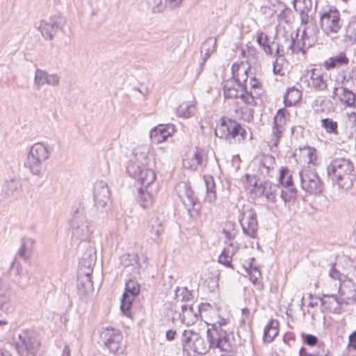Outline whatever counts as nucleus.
<instances>
[{"mask_svg":"<svg viewBox=\"0 0 356 356\" xmlns=\"http://www.w3.org/2000/svg\"><path fill=\"white\" fill-rule=\"evenodd\" d=\"M201 317H204V322L212 327L211 329L207 330V337L210 346L225 352L231 350L232 342L229 334L222 328L227 324L228 319L220 316L218 310L213 308L204 312Z\"/></svg>","mask_w":356,"mask_h":356,"instance_id":"1","label":"nucleus"},{"mask_svg":"<svg viewBox=\"0 0 356 356\" xmlns=\"http://www.w3.org/2000/svg\"><path fill=\"white\" fill-rule=\"evenodd\" d=\"M327 174L334 184L345 191L350 190L356 181L355 166L349 159H333L327 167Z\"/></svg>","mask_w":356,"mask_h":356,"instance_id":"2","label":"nucleus"},{"mask_svg":"<svg viewBox=\"0 0 356 356\" xmlns=\"http://www.w3.org/2000/svg\"><path fill=\"white\" fill-rule=\"evenodd\" d=\"M52 149L43 143H36L31 146L27 154L24 167L33 175L42 177L45 170L44 162L49 159Z\"/></svg>","mask_w":356,"mask_h":356,"instance_id":"3","label":"nucleus"},{"mask_svg":"<svg viewBox=\"0 0 356 356\" xmlns=\"http://www.w3.org/2000/svg\"><path fill=\"white\" fill-rule=\"evenodd\" d=\"M70 226L72 244L80 245L81 243L91 242V231L83 207H80L74 211Z\"/></svg>","mask_w":356,"mask_h":356,"instance_id":"4","label":"nucleus"},{"mask_svg":"<svg viewBox=\"0 0 356 356\" xmlns=\"http://www.w3.org/2000/svg\"><path fill=\"white\" fill-rule=\"evenodd\" d=\"M219 122L220 123L215 130L216 136L223 138L229 143H232V140H237L238 143H241L245 140L247 131L238 121L222 116Z\"/></svg>","mask_w":356,"mask_h":356,"instance_id":"5","label":"nucleus"},{"mask_svg":"<svg viewBox=\"0 0 356 356\" xmlns=\"http://www.w3.org/2000/svg\"><path fill=\"white\" fill-rule=\"evenodd\" d=\"M182 350L188 356H194L195 354L204 355L209 349L213 348L210 346L197 332L192 330H186L183 332L181 337ZM214 348H216L214 347Z\"/></svg>","mask_w":356,"mask_h":356,"instance_id":"6","label":"nucleus"},{"mask_svg":"<svg viewBox=\"0 0 356 356\" xmlns=\"http://www.w3.org/2000/svg\"><path fill=\"white\" fill-rule=\"evenodd\" d=\"M320 26L323 33L332 38H337V34L343 26L341 13L337 8L331 6L327 10L320 13Z\"/></svg>","mask_w":356,"mask_h":356,"instance_id":"7","label":"nucleus"},{"mask_svg":"<svg viewBox=\"0 0 356 356\" xmlns=\"http://www.w3.org/2000/svg\"><path fill=\"white\" fill-rule=\"evenodd\" d=\"M300 185L303 191L310 195H318L324 191V183L315 169L310 167L303 168L299 172Z\"/></svg>","mask_w":356,"mask_h":356,"instance_id":"8","label":"nucleus"},{"mask_svg":"<svg viewBox=\"0 0 356 356\" xmlns=\"http://www.w3.org/2000/svg\"><path fill=\"white\" fill-rule=\"evenodd\" d=\"M329 277L327 286L332 291L344 296L347 300L353 296L355 291L351 287L353 284L350 280H346V275L340 273L334 266H332L329 270Z\"/></svg>","mask_w":356,"mask_h":356,"instance_id":"9","label":"nucleus"},{"mask_svg":"<svg viewBox=\"0 0 356 356\" xmlns=\"http://www.w3.org/2000/svg\"><path fill=\"white\" fill-rule=\"evenodd\" d=\"M247 78L248 75H246V78L243 81H241L239 79H235V81H234L237 84V86L241 88V94H238V90L235 87L234 85L229 86V82H227L223 86V94L225 98H240L247 104L256 105L257 102L255 101V97L251 92L248 91V88L246 86Z\"/></svg>","mask_w":356,"mask_h":356,"instance_id":"10","label":"nucleus"},{"mask_svg":"<svg viewBox=\"0 0 356 356\" xmlns=\"http://www.w3.org/2000/svg\"><path fill=\"white\" fill-rule=\"evenodd\" d=\"M100 338L111 353H121L123 352V337L119 330L113 327L103 328L100 333Z\"/></svg>","mask_w":356,"mask_h":356,"instance_id":"11","label":"nucleus"},{"mask_svg":"<svg viewBox=\"0 0 356 356\" xmlns=\"http://www.w3.org/2000/svg\"><path fill=\"white\" fill-rule=\"evenodd\" d=\"M181 186L186 197L183 200V204L188 211L190 218L194 221L197 220L200 216L201 202L188 183L183 182Z\"/></svg>","mask_w":356,"mask_h":356,"instance_id":"12","label":"nucleus"},{"mask_svg":"<svg viewBox=\"0 0 356 356\" xmlns=\"http://www.w3.org/2000/svg\"><path fill=\"white\" fill-rule=\"evenodd\" d=\"M15 348L19 356H29L35 352L38 342L27 330H22L18 334V340L15 341Z\"/></svg>","mask_w":356,"mask_h":356,"instance_id":"13","label":"nucleus"},{"mask_svg":"<svg viewBox=\"0 0 356 356\" xmlns=\"http://www.w3.org/2000/svg\"><path fill=\"white\" fill-rule=\"evenodd\" d=\"M238 220L243 233L254 238L257 234L258 229V222L255 211L252 208L243 207L238 216Z\"/></svg>","mask_w":356,"mask_h":356,"instance_id":"14","label":"nucleus"},{"mask_svg":"<svg viewBox=\"0 0 356 356\" xmlns=\"http://www.w3.org/2000/svg\"><path fill=\"white\" fill-rule=\"evenodd\" d=\"M64 24L63 17L58 14L51 16L47 21L41 20L38 29L45 40H52L58 30L63 28Z\"/></svg>","mask_w":356,"mask_h":356,"instance_id":"15","label":"nucleus"},{"mask_svg":"<svg viewBox=\"0 0 356 356\" xmlns=\"http://www.w3.org/2000/svg\"><path fill=\"white\" fill-rule=\"evenodd\" d=\"M139 291L140 286L136 282L132 280L127 282L125 291L123 293L120 305L121 311L125 316H130L129 309L131 306L132 301L139 293Z\"/></svg>","mask_w":356,"mask_h":356,"instance_id":"16","label":"nucleus"},{"mask_svg":"<svg viewBox=\"0 0 356 356\" xmlns=\"http://www.w3.org/2000/svg\"><path fill=\"white\" fill-rule=\"evenodd\" d=\"M95 262L96 251L93 246H89L79 261L78 275L81 276H91Z\"/></svg>","mask_w":356,"mask_h":356,"instance_id":"17","label":"nucleus"},{"mask_svg":"<svg viewBox=\"0 0 356 356\" xmlns=\"http://www.w3.org/2000/svg\"><path fill=\"white\" fill-rule=\"evenodd\" d=\"M111 193L108 187L103 181L95 183L94 186V204L97 209H104L110 201Z\"/></svg>","mask_w":356,"mask_h":356,"instance_id":"18","label":"nucleus"},{"mask_svg":"<svg viewBox=\"0 0 356 356\" xmlns=\"http://www.w3.org/2000/svg\"><path fill=\"white\" fill-rule=\"evenodd\" d=\"M148 229L152 242L157 244L161 243L163 242L162 236L165 234V221L158 216L152 217L149 220Z\"/></svg>","mask_w":356,"mask_h":356,"instance_id":"19","label":"nucleus"},{"mask_svg":"<svg viewBox=\"0 0 356 356\" xmlns=\"http://www.w3.org/2000/svg\"><path fill=\"white\" fill-rule=\"evenodd\" d=\"M14 312V306L10 300L9 284L0 282V313L9 314Z\"/></svg>","mask_w":356,"mask_h":356,"instance_id":"20","label":"nucleus"},{"mask_svg":"<svg viewBox=\"0 0 356 356\" xmlns=\"http://www.w3.org/2000/svg\"><path fill=\"white\" fill-rule=\"evenodd\" d=\"M174 127L171 124H159L154 127L149 133L152 143L159 144L165 141L174 132Z\"/></svg>","mask_w":356,"mask_h":356,"instance_id":"21","label":"nucleus"},{"mask_svg":"<svg viewBox=\"0 0 356 356\" xmlns=\"http://www.w3.org/2000/svg\"><path fill=\"white\" fill-rule=\"evenodd\" d=\"M305 30L303 31L302 37L300 39H298L299 33L297 31L295 34L292 33L290 35V38H288L287 35L285 36L284 42L288 45V50H291L292 54H298L300 52L303 54H306V50L305 49V42L304 41V37L305 35Z\"/></svg>","mask_w":356,"mask_h":356,"instance_id":"22","label":"nucleus"},{"mask_svg":"<svg viewBox=\"0 0 356 356\" xmlns=\"http://www.w3.org/2000/svg\"><path fill=\"white\" fill-rule=\"evenodd\" d=\"M200 310L198 307L195 309L193 306L181 305V313L179 317L182 323L189 326L193 325L197 320Z\"/></svg>","mask_w":356,"mask_h":356,"instance_id":"23","label":"nucleus"},{"mask_svg":"<svg viewBox=\"0 0 356 356\" xmlns=\"http://www.w3.org/2000/svg\"><path fill=\"white\" fill-rule=\"evenodd\" d=\"M349 58L344 51L339 52L336 56L330 57L323 63V67L327 70L339 68L349 64Z\"/></svg>","mask_w":356,"mask_h":356,"instance_id":"24","label":"nucleus"},{"mask_svg":"<svg viewBox=\"0 0 356 356\" xmlns=\"http://www.w3.org/2000/svg\"><path fill=\"white\" fill-rule=\"evenodd\" d=\"M275 165V158L271 154H263L259 159V169L261 174L272 177Z\"/></svg>","mask_w":356,"mask_h":356,"instance_id":"25","label":"nucleus"},{"mask_svg":"<svg viewBox=\"0 0 356 356\" xmlns=\"http://www.w3.org/2000/svg\"><path fill=\"white\" fill-rule=\"evenodd\" d=\"M156 178V175L155 172L144 165L136 179L141 184L142 186L147 188L153 183Z\"/></svg>","mask_w":356,"mask_h":356,"instance_id":"26","label":"nucleus"},{"mask_svg":"<svg viewBox=\"0 0 356 356\" xmlns=\"http://www.w3.org/2000/svg\"><path fill=\"white\" fill-rule=\"evenodd\" d=\"M14 281L19 286H26L30 282L29 270L20 264H17L14 275Z\"/></svg>","mask_w":356,"mask_h":356,"instance_id":"27","label":"nucleus"},{"mask_svg":"<svg viewBox=\"0 0 356 356\" xmlns=\"http://www.w3.org/2000/svg\"><path fill=\"white\" fill-rule=\"evenodd\" d=\"M220 232V238H224V243H228L229 241L235 238V236L237 234V230L236 229V223L233 221H227L224 224Z\"/></svg>","mask_w":356,"mask_h":356,"instance_id":"28","label":"nucleus"},{"mask_svg":"<svg viewBox=\"0 0 356 356\" xmlns=\"http://www.w3.org/2000/svg\"><path fill=\"white\" fill-rule=\"evenodd\" d=\"M279 323L277 321L272 319L265 326L264 330V342H271L279 332Z\"/></svg>","mask_w":356,"mask_h":356,"instance_id":"29","label":"nucleus"},{"mask_svg":"<svg viewBox=\"0 0 356 356\" xmlns=\"http://www.w3.org/2000/svg\"><path fill=\"white\" fill-rule=\"evenodd\" d=\"M301 98L302 92L300 90L295 87L289 88L284 96V105L287 107L293 106L299 102Z\"/></svg>","mask_w":356,"mask_h":356,"instance_id":"30","label":"nucleus"},{"mask_svg":"<svg viewBox=\"0 0 356 356\" xmlns=\"http://www.w3.org/2000/svg\"><path fill=\"white\" fill-rule=\"evenodd\" d=\"M92 290L90 276H77V291L80 296H84Z\"/></svg>","mask_w":356,"mask_h":356,"instance_id":"31","label":"nucleus"},{"mask_svg":"<svg viewBox=\"0 0 356 356\" xmlns=\"http://www.w3.org/2000/svg\"><path fill=\"white\" fill-rule=\"evenodd\" d=\"M257 42L266 55L273 56V51L271 44H274L275 42H270L267 34L264 32H257Z\"/></svg>","mask_w":356,"mask_h":356,"instance_id":"32","label":"nucleus"},{"mask_svg":"<svg viewBox=\"0 0 356 356\" xmlns=\"http://www.w3.org/2000/svg\"><path fill=\"white\" fill-rule=\"evenodd\" d=\"M22 188V184L19 179H16L15 177L11 178L9 180H6L2 191L7 196H13Z\"/></svg>","mask_w":356,"mask_h":356,"instance_id":"33","label":"nucleus"},{"mask_svg":"<svg viewBox=\"0 0 356 356\" xmlns=\"http://www.w3.org/2000/svg\"><path fill=\"white\" fill-rule=\"evenodd\" d=\"M216 39L212 37L208 38L202 44L201 53L203 51H205L204 56L202 57V61L201 63V67H202L207 60L210 57L211 53L216 51Z\"/></svg>","mask_w":356,"mask_h":356,"instance_id":"34","label":"nucleus"},{"mask_svg":"<svg viewBox=\"0 0 356 356\" xmlns=\"http://www.w3.org/2000/svg\"><path fill=\"white\" fill-rule=\"evenodd\" d=\"M204 180L207 188V200L209 202L213 203L216 200V184L214 179L211 175H204Z\"/></svg>","mask_w":356,"mask_h":356,"instance_id":"35","label":"nucleus"},{"mask_svg":"<svg viewBox=\"0 0 356 356\" xmlns=\"http://www.w3.org/2000/svg\"><path fill=\"white\" fill-rule=\"evenodd\" d=\"M121 264L124 267L132 266L134 273H139L138 259L136 254L127 253L122 256Z\"/></svg>","mask_w":356,"mask_h":356,"instance_id":"36","label":"nucleus"},{"mask_svg":"<svg viewBox=\"0 0 356 356\" xmlns=\"http://www.w3.org/2000/svg\"><path fill=\"white\" fill-rule=\"evenodd\" d=\"M236 251L235 246H227L222 251L221 254L218 257L219 263L227 266H232V257Z\"/></svg>","mask_w":356,"mask_h":356,"instance_id":"37","label":"nucleus"},{"mask_svg":"<svg viewBox=\"0 0 356 356\" xmlns=\"http://www.w3.org/2000/svg\"><path fill=\"white\" fill-rule=\"evenodd\" d=\"M279 182L284 188H289L293 184V175L288 167L282 166L280 168Z\"/></svg>","mask_w":356,"mask_h":356,"instance_id":"38","label":"nucleus"},{"mask_svg":"<svg viewBox=\"0 0 356 356\" xmlns=\"http://www.w3.org/2000/svg\"><path fill=\"white\" fill-rule=\"evenodd\" d=\"M138 201L143 208H149L153 202L152 195L143 188H138Z\"/></svg>","mask_w":356,"mask_h":356,"instance_id":"39","label":"nucleus"},{"mask_svg":"<svg viewBox=\"0 0 356 356\" xmlns=\"http://www.w3.org/2000/svg\"><path fill=\"white\" fill-rule=\"evenodd\" d=\"M343 92L341 94L339 99L340 101L343 102L346 106L355 107V94L348 88L342 87Z\"/></svg>","mask_w":356,"mask_h":356,"instance_id":"40","label":"nucleus"},{"mask_svg":"<svg viewBox=\"0 0 356 356\" xmlns=\"http://www.w3.org/2000/svg\"><path fill=\"white\" fill-rule=\"evenodd\" d=\"M254 258H251V261L245 266V272L249 275L250 280L253 284H256L257 280L261 277V273L260 270L253 266Z\"/></svg>","mask_w":356,"mask_h":356,"instance_id":"41","label":"nucleus"},{"mask_svg":"<svg viewBox=\"0 0 356 356\" xmlns=\"http://www.w3.org/2000/svg\"><path fill=\"white\" fill-rule=\"evenodd\" d=\"M343 40L350 44L356 43V23L349 22L346 27Z\"/></svg>","mask_w":356,"mask_h":356,"instance_id":"42","label":"nucleus"},{"mask_svg":"<svg viewBox=\"0 0 356 356\" xmlns=\"http://www.w3.org/2000/svg\"><path fill=\"white\" fill-rule=\"evenodd\" d=\"M321 126L330 134H338V124L332 118H326L321 120Z\"/></svg>","mask_w":356,"mask_h":356,"instance_id":"43","label":"nucleus"},{"mask_svg":"<svg viewBox=\"0 0 356 356\" xmlns=\"http://www.w3.org/2000/svg\"><path fill=\"white\" fill-rule=\"evenodd\" d=\"M143 166V165H140L137 161H129L127 165V172L130 177L136 179Z\"/></svg>","mask_w":356,"mask_h":356,"instance_id":"44","label":"nucleus"},{"mask_svg":"<svg viewBox=\"0 0 356 356\" xmlns=\"http://www.w3.org/2000/svg\"><path fill=\"white\" fill-rule=\"evenodd\" d=\"M286 114L289 115V113L286 108H280L273 118V124L278 127H284L286 124Z\"/></svg>","mask_w":356,"mask_h":356,"instance_id":"45","label":"nucleus"},{"mask_svg":"<svg viewBox=\"0 0 356 356\" xmlns=\"http://www.w3.org/2000/svg\"><path fill=\"white\" fill-rule=\"evenodd\" d=\"M236 113L241 119L247 122H250L254 119V110L248 107H241L239 110H236Z\"/></svg>","mask_w":356,"mask_h":356,"instance_id":"46","label":"nucleus"},{"mask_svg":"<svg viewBox=\"0 0 356 356\" xmlns=\"http://www.w3.org/2000/svg\"><path fill=\"white\" fill-rule=\"evenodd\" d=\"M270 181H264V183L260 182L258 184V180H255L252 186L255 193L261 196L266 195L267 189H270Z\"/></svg>","mask_w":356,"mask_h":356,"instance_id":"47","label":"nucleus"},{"mask_svg":"<svg viewBox=\"0 0 356 356\" xmlns=\"http://www.w3.org/2000/svg\"><path fill=\"white\" fill-rule=\"evenodd\" d=\"M312 88L317 92L324 90L327 88V84L324 79V75L322 76L313 77V81H311Z\"/></svg>","mask_w":356,"mask_h":356,"instance_id":"48","label":"nucleus"},{"mask_svg":"<svg viewBox=\"0 0 356 356\" xmlns=\"http://www.w3.org/2000/svg\"><path fill=\"white\" fill-rule=\"evenodd\" d=\"M48 74L42 70L36 69L35 72L34 83L37 86H40L46 83V80L48 78Z\"/></svg>","mask_w":356,"mask_h":356,"instance_id":"49","label":"nucleus"},{"mask_svg":"<svg viewBox=\"0 0 356 356\" xmlns=\"http://www.w3.org/2000/svg\"><path fill=\"white\" fill-rule=\"evenodd\" d=\"M147 5L154 13H160L163 9L162 0H147Z\"/></svg>","mask_w":356,"mask_h":356,"instance_id":"50","label":"nucleus"},{"mask_svg":"<svg viewBox=\"0 0 356 356\" xmlns=\"http://www.w3.org/2000/svg\"><path fill=\"white\" fill-rule=\"evenodd\" d=\"M177 111L180 115H182L185 118H188L194 114L195 106L192 104H186L185 106L181 105L178 108Z\"/></svg>","mask_w":356,"mask_h":356,"instance_id":"51","label":"nucleus"},{"mask_svg":"<svg viewBox=\"0 0 356 356\" xmlns=\"http://www.w3.org/2000/svg\"><path fill=\"white\" fill-rule=\"evenodd\" d=\"M270 192H267L265 195L266 199L270 201L273 203H275L277 202L276 195L277 193L280 191V186L277 184H270Z\"/></svg>","mask_w":356,"mask_h":356,"instance_id":"52","label":"nucleus"},{"mask_svg":"<svg viewBox=\"0 0 356 356\" xmlns=\"http://www.w3.org/2000/svg\"><path fill=\"white\" fill-rule=\"evenodd\" d=\"M284 130H285L284 127H278L273 124V136L274 138V145H277L279 143L280 138L282 137Z\"/></svg>","mask_w":356,"mask_h":356,"instance_id":"53","label":"nucleus"},{"mask_svg":"<svg viewBox=\"0 0 356 356\" xmlns=\"http://www.w3.org/2000/svg\"><path fill=\"white\" fill-rule=\"evenodd\" d=\"M280 197L285 204L286 203H294L297 199V197L291 195L289 191L282 190L280 191Z\"/></svg>","mask_w":356,"mask_h":356,"instance_id":"54","label":"nucleus"},{"mask_svg":"<svg viewBox=\"0 0 356 356\" xmlns=\"http://www.w3.org/2000/svg\"><path fill=\"white\" fill-rule=\"evenodd\" d=\"M59 76L56 74H53L48 75V78L46 80V83L51 86H58L59 84Z\"/></svg>","mask_w":356,"mask_h":356,"instance_id":"55","label":"nucleus"},{"mask_svg":"<svg viewBox=\"0 0 356 356\" xmlns=\"http://www.w3.org/2000/svg\"><path fill=\"white\" fill-rule=\"evenodd\" d=\"M286 53V52L284 50V45L277 43L276 44V50H275V54L273 55V57H275L276 59H277L280 57L284 56Z\"/></svg>","mask_w":356,"mask_h":356,"instance_id":"56","label":"nucleus"},{"mask_svg":"<svg viewBox=\"0 0 356 356\" xmlns=\"http://www.w3.org/2000/svg\"><path fill=\"white\" fill-rule=\"evenodd\" d=\"M17 254L21 258L26 259L30 256L31 251L26 248V246H21L17 252Z\"/></svg>","mask_w":356,"mask_h":356,"instance_id":"57","label":"nucleus"},{"mask_svg":"<svg viewBox=\"0 0 356 356\" xmlns=\"http://www.w3.org/2000/svg\"><path fill=\"white\" fill-rule=\"evenodd\" d=\"M300 22L301 24H307L311 19L313 20V17L309 15V13H305V11H300Z\"/></svg>","mask_w":356,"mask_h":356,"instance_id":"58","label":"nucleus"},{"mask_svg":"<svg viewBox=\"0 0 356 356\" xmlns=\"http://www.w3.org/2000/svg\"><path fill=\"white\" fill-rule=\"evenodd\" d=\"M305 341L307 343V344L309 346H314L317 343L318 339L314 335L306 334L305 336Z\"/></svg>","mask_w":356,"mask_h":356,"instance_id":"59","label":"nucleus"},{"mask_svg":"<svg viewBox=\"0 0 356 356\" xmlns=\"http://www.w3.org/2000/svg\"><path fill=\"white\" fill-rule=\"evenodd\" d=\"M273 72L274 74L283 76L284 74L282 72V67L277 63V59L273 62Z\"/></svg>","mask_w":356,"mask_h":356,"instance_id":"60","label":"nucleus"},{"mask_svg":"<svg viewBox=\"0 0 356 356\" xmlns=\"http://www.w3.org/2000/svg\"><path fill=\"white\" fill-rule=\"evenodd\" d=\"M193 159L196 161L197 165H201L202 163V150L199 148L196 149L193 155Z\"/></svg>","mask_w":356,"mask_h":356,"instance_id":"61","label":"nucleus"},{"mask_svg":"<svg viewBox=\"0 0 356 356\" xmlns=\"http://www.w3.org/2000/svg\"><path fill=\"white\" fill-rule=\"evenodd\" d=\"M348 346L356 350V332H354L349 336Z\"/></svg>","mask_w":356,"mask_h":356,"instance_id":"62","label":"nucleus"},{"mask_svg":"<svg viewBox=\"0 0 356 356\" xmlns=\"http://www.w3.org/2000/svg\"><path fill=\"white\" fill-rule=\"evenodd\" d=\"M304 7L300 11L310 13L312 11V0H303Z\"/></svg>","mask_w":356,"mask_h":356,"instance_id":"63","label":"nucleus"},{"mask_svg":"<svg viewBox=\"0 0 356 356\" xmlns=\"http://www.w3.org/2000/svg\"><path fill=\"white\" fill-rule=\"evenodd\" d=\"M304 7L300 11L310 13L312 11V0H303Z\"/></svg>","mask_w":356,"mask_h":356,"instance_id":"64","label":"nucleus"}]
</instances>
